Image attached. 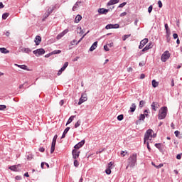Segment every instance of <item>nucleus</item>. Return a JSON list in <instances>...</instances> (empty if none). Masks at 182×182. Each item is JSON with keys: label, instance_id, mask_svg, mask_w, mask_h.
Wrapping results in <instances>:
<instances>
[{"label": "nucleus", "instance_id": "obj_22", "mask_svg": "<svg viewBox=\"0 0 182 182\" xmlns=\"http://www.w3.org/2000/svg\"><path fill=\"white\" fill-rule=\"evenodd\" d=\"M16 66H18V68H20V69H23V70H29L28 69V66H26L25 65H18V64H16Z\"/></svg>", "mask_w": 182, "mask_h": 182}, {"label": "nucleus", "instance_id": "obj_60", "mask_svg": "<svg viewBox=\"0 0 182 182\" xmlns=\"http://www.w3.org/2000/svg\"><path fill=\"white\" fill-rule=\"evenodd\" d=\"M126 15H127V12H123L120 14V16H126Z\"/></svg>", "mask_w": 182, "mask_h": 182}, {"label": "nucleus", "instance_id": "obj_27", "mask_svg": "<svg viewBox=\"0 0 182 182\" xmlns=\"http://www.w3.org/2000/svg\"><path fill=\"white\" fill-rule=\"evenodd\" d=\"M152 86L153 87H157L159 86V82L156 81V80H152Z\"/></svg>", "mask_w": 182, "mask_h": 182}, {"label": "nucleus", "instance_id": "obj_33", "mask_svg": "<svg viewBox=\"0 0 182 182\" xmlns=\"http://www.w3.org/2000/svg\"><path fill=\"white\" fill-rule=\"evenodd\" d=\"M9 16V13H4L2 15V19H6V18H8Z\"/></svg>", "mask_w": 182, "mask_h": 182}, {"label": "nucleus", "instance_id": "obj_10", "mask_svg": "<svg viewBox=\"0 0 182 182\" xmlns=\"http://www.w3.org/2000/svg\"><path fill=\"white\" fill-rule=\"evenodd\" d=\"M152 110H154V112H157V109L160 107V105H159V102H154L151 105Z\"/></svg>", "mask_w": 182, "mask_h": 182}, {"label": "nucleus", "instance_id": "obj_48", "mask_svg": "<svg viewBox=\"0 0 182 182\" xmlns=\"http://www.w3.org/2000/svg\"><path fill=\"white\" fill-rule=\"evenodd\" d=\"M64 70H62V68L58 72V76H60V75H62V72H64Z\"/></svg>", "mask_w": 182, "mask_h": 182}, {"label": "nucleus", "instance_id": "obj_9", "mask_svg": "<svg viewBox=\"0 0 182 182\" xmlns=\"http://www.w3.org/2000/svg\"><path fill=\"white\" fill-rule=\"evenodd\" d=\"M72 153L73 159H79V156L80 154V151H79V149H74Z\"/></svg>", "mask_w": 182, "mask_h": 182}, {"label": "nucleus", "instance_id": "obj_55", "mask_svg": "<svg viewBox=\"0 0 182 182\" xmlns=\"http://www.w3.org/2000/svg\"><path fill=\"white\" fill-rule=\"evenodd\" d=\"M39 151H41V153H43V151H45V148L41 147V148L39 149Z\"/></svg>", "mask_w": 182, "mask_h": 182}, {"label": "nucleus", "instance_id": "obj_59", "mask_svg": "<svg viewBox=\"0 0 182 182\" xmlns=\"http://www.w3.org/2000/svg\"><path fill=\"white\" fill-rule=\"evenodd\" d=\"M127 72H133V68L132 67L128 68Z\"/></svg>", "mask_w": 182, "mask_h": 182}, {"label": "nucleus", "instance_id": "obj_45", "mask_svg": "<svg viewBox=\"0 0 182 182\" xmlns=\"http://www.w3.org/2000/svg\"><path fill=\"white\" fill-rule=\"evenodd\" d=\"M159 8H163V3L159 0L158 1Z\"/></svg>", "mask_w": 182, "mask_h": 182}, {"label": "nucleus", "instance_id": "obj_6", "mask_svg": "<svg viewBox=\"0 0 182 182\" xmlns=\"http://www.w3.org/2000/svg\"><path fill=\"white\" fill-rule=\"evenodd\" d=\"M33 53L36 56H41L42 55H45V50L43 48H39L34 50Z\"/></svg>", "mask_w": 182, "mask_h": 182}, {"label": "nucleus", "instance_id": "obj_57", "mask_svg": "<svg viewBox=\"0 0 182 182\" xmlns=\"http://www.w3.org/2000/svg\"><path fill=\"white\" fill-rule=\"evenodd\" d=\"M178 134H180V132H178V131H175V136H176V137H178Z\"/></svg>", "mask_w": 182, "mask_h": 182}, {"label": "nucleus", "instance_id": "obj_61", "mask_svg": "<svg viewBox=\"0 0 182 182\" xmlns=\"http://www.w3.org/2000/svg\"><path fill=\"white\" fill-rule=\"evenodd\" d=\"M144 116H146V117H147V116H149V114H147V113H149V112L147 111V109H145L144 110Z\"/></svg>", "mask_w": 182, "mask_h": 182}, {"label": "nucleus", "instance_id": "obj_44", "mask_svg": "<svg viewBox=\"0 0 182 182\" xmlns=\"http://www.w3.org/2000/svg\"><path fill=\"white\" fill-rule=\"evenodd\" d=\"M146 146L149 151H151V148L150 147L149 141L146 142Z\"/></svg>", "mask_w": 182, "mask_h": 182}, {"label": "nucleus", "instance_id": "obj_56", "mask_svg": "<svg viewBox=\"0 0 182 182\" xmlns=\"http://www.w3.org/2000/svg\"><path fill=\"white\" fill-rule=\"evenodd\" d=\"M75 43H76V40H73V41H72L70 42V45H71L72 46H73V45H75Z\"/></svg>", "mask_w": 182, "mask_h": 182}, {"label": "nucleus", "instance_id": "obj_4", "mask_svg": "<svg viewBox=\"0 0 182 182\" xmlns=\"http://www.w3.org/2000/svg\"><path fill=\"white\" fill-rule=\"evenodd\" d=\"M170 52H168V50L165 51L161 56V60L162 62H166L167 60H168V59H170Z\"/></svg>", "mask_w": 182, "mask_h": 182}, {"label": "nucleus", "instance_id": "obj_37", "mask_svg": "<svg viewBox=\"0 0 182 182\" xmlns=\"http://www.w3.org/2000/svg\"><path fill=\"white\" fill-rule=\"evenodd\" d=\"M79 126H80V120H78L75 124V128L77 129V127H79Z\"/></svg>", "mask_w": 182, "mask_h": 182}, {"label": "nucleus", "instance_id": "obj_13", "mask_svg": "<svg viewBox=\"0 0 182 182\" xmlns=\"http://www.w3.org/2000/svg\"><path fill=\"white\" fill-rule=\"evenodd\" d=\"M18 167H21V165H14L10 166L9 168L11 170V171H19Z\"/></svg>", "mask_w": 182, "mask_h": 182}, {"label": "nucleus", "instance_id": "obj_3", "mask_svg": "<svg viewBox=\"0 0 182 182\" xmlns=\"http://www.w3.org/2000/svg\"><path fill=\"white\" fill-rule=\"evenodd\" d=\"M167 107H162L158 114V119L159 120H163V119H166V116H167Z\"/></svg>", "mask_w": 182, "mask_h": 182}, {"label": "nucleus", "instance_id": "obj_11", "mask_svg": "<svg viewBox=\"0 0 182 182\" xmlns=\"http://www.w3.org/2000/svg\"><path fill=\"white\" fill-rule=\"evenodd\" d=\"M149 42V38H144L143 40H141V41L140 42V45L139 46V49H143V48H144V46Z\"/></svg>", "mask_w": 182, "mask_h": 182}, {"label": "nucleus", "instance_id": "obj_36", "mask_svg": "<svg viewBox=\"0 0 182 182\" xmlns=\"http://www.w3.org/2000/svg\"><path fill=\"white\" fill-rule=\"evenodd\" d=\"M112 28H113V29H119V28H120V26L117 23L112 24Z\"/></svg>", "mask_w": 182, "mask_h": 182}, {"label": "nucleus", "instance_id": "obj_39", "mask_svg": "<svg viewBox=\"0 0 182 182\" xmlns=\"http://www.w3.org/2000/svg\"><path fill=\"white\" fill-rule=\"evenodd\" d=\"M77 6H79V3L77 2L73 7V11H76V9H77Z\"/></svg>", "mask_w": 182, "mask_h": 182}, {"label": "nucleus", "instance_id": "obj_19", "mask_svg": "<svg viewBox=\"0 0 182 182\" xmlns=\"http://www.w3.org/2000/svg\"><path fill=\"white\" fill-rule=\"evenodd\" d=\"M97 48V41H95L90 48V52H93Z\"/></svg>", "mask_w": 182, "mask_h": 182}, {"label": "nucleus", "instance_id": "obj_16", "mask_svg": "<svg viewBox=\"0 0 182 182\" xmlns=\"http://www.w3.org/2000/svg\"><path fill=\"white\" fill-rule=\"evenodd\" d=\"M107 12H109V9H98V13L100 14V15H106V14H107Z\"/></svg>", "mask_w": 182, "mask_h": 182}, {"label": "nucleus", "instance_id": "obj_53", "mask_svg": "<svg viewBox=\"0 0 182 182\" xmlns=\"http://www.w3.org/2000/svg\"><path fill=\"white\" fill-rule=\"evenodd\" d=\"M69 130H70V127H68L64 130V133L68 134V132H69Z\"/></svg>", "mask_w": 182, "mask_h": 182}, {"label": "nucleus", "instance_id": "obj_64", "mask_svg": "<svg viewBox=\"0 0 182 182\" xmlns=\"http://www.w3.org/2000/svg\"><path fill=\"white\" fill-rule=\"evenodd\" d=\"M65 103V101L63 100H62L60 102V105L61 106H63V104Z\"/></svg>", "mask_w": 182, "mask_h": 182}, {"label": "nucleus", "instance_id": "obj_1", "mask_svg": "<svg viewBox=\"0 0 182 182\" xmlns=\"http://www.w3.org/2000/svg\"><path fill=\"white\" fill-rule=\"evenodd\" d=\"M157 134L154 133V131L153 129H148L145 134H144V143H147V141H150V143H153L151 140L153 139H156Z\"/></svg>", "mask_w": 182, "mask_h": 182}, {"label": "nucleus", "instance_id": "obj_54", "mask_svg": "<svg viewBox=\"0 0 182 182\" xmlns=\"http://www.w3.org/2000/svg\"><path fill=\"white\" fill-rule=\"evenodd\" d=\"M80 35H83V33H85V31L82 29V28H80Z\"/></svg>", "mask_w": 182, "mask_h": 182}, {"label": "nucleus", "instance_id": "obj_52", "mask_svg": "<svg viewBox=\"0 0 182 182\" xmlns=\"http://www.w3.org/2000/svg\"><path fill=\"white\" fill-rule=\"evenodd\" d=\"M126 154H127V152H125L124 151H121V155L122 156V157H124L126 156Z\"/></svg>", "mask_w": 182, "mask_h": 182}, {"label": "nucleus", "instance_id": "obj_42", "mask_svg": "<svg viewBox=\"0 0 182 182\" xmlns=\"http://www.w3.org/2000/svg\"><path fill=\"white\" fill-rule=\"evenodd\" d=\"M74 166L75 167H79V161L76 159L74 161Z\"/></svg>", "mask_w": 182, "mask_h": 182}, {"label": "nucleus", "instance_id": "obj_50", "mask_svg": "<svg viewBox=\"0 0 182 182\" xmlns=\"http://www.w3.org/2000/svg\"><path fill=\"white\" fill-rule=\"evenodd\" d=\"M104 49L106 52H109V47H107V45L106 46H104Z\"/></svg>", "mask_w": 182, "mask_h": 182}, {"label": "nucleus", "instance_id": "obj_5", "mask_svg": "<svg viewBox=\"0 0 182 182\" xmlns=\"http://www.w3.org/2000/svg\"><path fill=\"white\" fill-rule=\"evenodd\" d=\"M56 140H58V135H55L53 139V141L51 144V148H50V154H53V152L55 151V146H56Z\"/></svg>", "mask_w": 182, "mask_h": 182}, {"label": "nucleus", "instance_id": "obj_51", "mask_svg": "<svg viewBox=\"0 0 182 182\" xmlns=\"http://www.w3.org/2000/svg\"><path fill=\"white\" fill-rule=\"evenodd\" d=\"M173 39H177L178 38V35L177 33H173Z\"/></svg>", "mask_w": 182, "mask_h": 182}, {"label": "nucleus", "instance_id": "obj_21", "mask_svg": "<svg viewBox=\"0 0 182 182\" xmlns=\"http://www.w3.org/2000/svg\"><path fill=\"white\" fill-rule=\"evenodd\" d=\"M21 52H23L24 53H31V52H32V50H31V48H23L21 49Z\"/></svg>", "mask_w": 182, "mask_h": 182}, {"label": "nucleus", "instance_id": "obj_8", "mask_svg": "<svg viewBox=\"0 0 182 182\" xmlns=\"http://www.w3.org/2000/svg\"><path fill=\"white\" fill-rule=\"evenodd\" d=\"M68 32H69V29H65L62 33H59L56 37L57 41L62 39V38H63V36H65Z\"/></svg>", "mask_w": 182, "mask_h": 182}, {"label": "nucleus", "instance_id": "obj_18", "mask_svg": "<svg viewBox=\"0 0 182 182\" xmlns=\"http://www.w3.org/2000/svg\"><path fill=\"white\" fill-rule=\"evenodd\" d=\"M119 2H120V0H110L107 3V6H110L111 5H115V4H119Z\"/></svg>", "mask_w": 182, "mask_h": 182}, {"label": "nucleus", "instance_id": "obj_28", "mask_svg": "<svg viewBox=\"0 0 182 182\" xmlns=\"http://www.w3.org/2000/svg\"><path fill=\"white\" fill-rule=\"evenodd\" d=\"M131 112L133 113L136 110V104H132L130 107Z\"/></svg>", "mask_w": 182, "mask_h": 182}, {"label": "nucleus", "instance_id": "obj_24", "mask_svg": "<svg viewBox=\"0 0 182 182\" xmlns=\"http://www.w3.org/2000/svg\"><path fill=\"white\" fill-rule=\"evenodd\" d=\"M0 52L1 53H9V50H6L5 48H0Z\"/></svg>", "mask_w": 182, "mask_h": 182}, {"label": "nucleus", "instance_id": "obj_62", "mask_svg": "<svg viewBox=\"0 0 182 182\" xmlns=\"http://www.w3.org/2000/svg\"><path fill=\"white\" fill-rule=\"evenodd\" d=\"M146 77V75L144 74H141L140 79H144Z\"/></svg>", "mask_w": 182, "mask_h": 182}, {"label": "nucleus", "instance_id": "obj_46", "mask_svg": "<svg viewBox=\"0 0 182 182\" xmlns=\"http://www.w3.org/2000/svg\"><path fill=\"white\" fill-rule=\"evenodd\" d=\"M6 109V105H0V110H5Z\"/></svg>", "mask_w": 182, "mask_h": 182}, {"label": "nucleus", "instance_id": "obj_17", "mask_svg": "<svg viewBox=\"0 0 182 182\" xmlns=\"http://www.w3.org/2000/svg\"><path fill=\"white\" fill-rule=\"evenodd\" d=\"M34 42L36 45H40L41 42H42V38H41L39 36H36Z\"/></svg>", "mask_w": 182, "mask_h": 182}, {"label": "nucleus", "instance_id": "obj_35", "mask_svg": "<svg viewBox=\"0 0 182 182\" xmlns=\"http://www.w3.org/2000/svg\"><path fill=\"white\" fill-rule=\"evenodd\" d=\"M105 29H113V24H107Z\"/></svg>", "mask_w": 182, "mask_h": 182}, {"label": "nucleus", "instance_id": "obj_26", "mask_svg": "<svg viewBox=\"0 0 182 182\" xmlns=\"http://www.w3.org/2000/svg\"><path fill=\"white\" fill-rule=\"evenodd\" d=\"M152 166H154L156 168H161L164 165L163 164H160L159 165H156L154 163H151Z\"/></svg>", "mask_w": 182, "mask_h": 182}, {"label": "nucleus", "instance_id": "obj_49", "mask_svg": "<svg viewBox=\"0 0 182 182\" xmlns=\"http://www.w3.org/2000/svg\"><path fill=\"white\" fill-rule=\"evenodd\" d=\"M127 2H124V3L121 4H119V8H123V6L127 5Z\"/></svg>", "mask_w": 182, "mask_h": 182}, {"label": "nucleus", "instance_id": "obj_29", "mask_svg": "<svg viewBox=\"0 0 182 182\" xmlns=\"http://www.w3.org/2000/svg\"><path fill=\"white\" fill-rule=\"evenodd\" d=\"M68 66H69V63L68 62H65L64 63L63 66L61 68L62 70H65L68 68Z\"/></svg>", "mask_w": 182, "mask_h": 182}, {"label": "nucleus", "instance_id": "obj_43", "mask_svg": "<svg viewBox=\"0 0 182 182\" xmlns=\"http://www.w3.org/2000/svg\"><path fill=\"white\" fill-rule=\"evenodd\" d=\"M151 11H153V6H150L149 8H148V12L149 14H151Z\"/></svg>", "mask_w": 182, "mask_h": 182}, {"label": "nucleus", "instance_id": "obj_41", "mask_svg": "<svg viewBox=\"0 0 182 182\" xmlns=\"http://www.w3.org/2000/svg\"><path fill=\"white\" fill-rule=\"evenodd\" d=\"M112 166H113V163L109 162V163L108 164V165H107V168H109V169L112 170V168H113Z\"/></svg>", "mask_w": 182, "mask_h": 182}, {"label": "nucleus", "instance_id": "obj_12", "mask_svg": "<svg viewBox=\"0 0 182 182\" xmlns=\"http://www.w3.org/2000/svg\"><path fill=\"white\" fill-rule=\"evenodd\" d=\"M85 139L82 140L80 142L75 145L74 149L76 150H79L80 147H83V146L85 145Z\"/></svg>", "mask_w": 182, "mask_h": 182}, {"label": "nucleus", "instance_id": "obj_58", "mask_svg": "<svg viewBox=\"0 0 182 182\" xmlns=\"http://www.w3.org/2000/svg\"><path fill=\"white\" fill-rule=\"evenodd\" d=\"M176 159H177V160H181V154H178L176 156Z\"/></svg>", "mask_w": 182, "mask_h": 182}, {"label": "nucleus", "instance_id": "obj_31", "mask_svg": "<svg viewBox=\"0 0 182 182\" xmlns=\"http://www.w3.org/2000/svg\"><path fill=\"white\" fill-rule=\"evenodd\" d=\"M144 105H146V102L144 100H141L139 102V107L140 109H141L143 107V106H144Z\"/></svg>", "mask_w": 182, "mask_h": 182}, {"label": "nucleus", "instance_id": "obj_32", "mask_svg": "<svg viewBox=\"0 0 182 182\" xmlns=\"http://www.w3.org/2000/svg\"><path fill=\"white\" fill-rule=\"evenodd\" d=\"M61 52H62V50H55L52 52V55H58L59 53H61Z\"/></svg>", "mask_w": 182, "mask_h": 182}, {"label": "nucleus", "instance_id": "obj_34", "mask_svg": "<svg viewBox=\"0 0 182 182\" xmlns=\"http://www.w3.org/2000/svg\"><path fill=\"white\" fill-rule=\"evenodd\" d=\"M131 36H132L131 34L124 35V36H122V40H123V41H126V39L130 38Z\"/></svg>", "mask_w": 182, "mask_h": 182}, {"label": "nucleus", "instance_id": "obj_40", "mask_svg": "<svg viewBox=\"0 0 182 182\" xmlns=\"http://www.w3.org/2000/svg\"><path fill=\"white\" fill-rule=\"evenodd\" d=\"M106 174H111L112 173V169H110L109 168H107L105 171Z\"/></svg>", "mask_w": 182, "mask_h": 182}, {"label": "nucleus", "instance_id": "obj_14", "mask_svg": "<svg viewBox=\"0 0 182 182\" xmlns=\"http://www.w3.org/2000/svg\"><path fill=\"white\" fill-rule=\"evenodd\" d=\"M152 48H153V45L151 44V43H149L145 46V48L142 49V52H147L149 49H151Z\"/></svg>", "mask_w": 182, "mask_h": 182}, {"label": "nucleus", "instance_id": "obj_20", "mask_svg": "<svg viewBox=\"0 0 182 182\" xmlns=\"http://www.w3.org/2000/svg\"><path fill=\"white\" fill-rule=\"evenodd\" d=\"M53 11V9H48V11L47 12H46L44 14V18L46 19V18H48L49 16V15H50V14H52Z\"/></svg>", "mask_w": 182, "mask_h": 182}, {"label": "nucleus", "instance_id": "obj_2", "mask_svg": "<svg viewBox=\"0 0 182 182\" xmlns=\"http://www.w3.org/2000/svg\"><path fill=\"white\" fill-rule=\"evenodd\" d=\"M136 163H137V154H133L128 159V165L126 167V170H128L129 167H131L133 168V167L136 166Z\"/></svg>", "mask_w": 182, "mask_h": 182}, {"label": "nucleus", "instance_id": "obj_38", "mask_svg": "<svg viewBox=\"0 0 182 182\" xmlns=\"http://www.w3.org/2000/svg\"><path fill=\"white\" fill-rule=\"evenodd\" d=\"M123 119H124L123 114H120L117 117V120H119V122H122Z\"/></svg>", "mask_w": 182, "mask_h": 182}, {"label": "nucleus", "instance_id": "obj_7", "mask_svg": "<svg viewBox=\"0 0 182 182\" xmlns=\"http://www.w3.org/2000/svg\"><path fill=\"white\" fill-rule=\"evenodd\" d=\"M86 100H87V95L82 94L81 95V97L80 98V101L78 102V105H82V103H85V102H86Z\"/></svg>", "mask_w": 182, "mask_h": 182}, {"label": "nucleus", "instance_id": "obj_15", "mask_svg": "<svg viewBox=\"0 0 182 182\" xmlns=\"http://www.w3.org/2000/svg\"><path fill=\"white\" fill-rule=\"evenodd\" d=\"M144 119H146V115H144V114H141L139 115V120H137V121L136 122V124H140V122H141V120H142V121H144Z\"/></svg>", "mask_w": 182, "mask_h": 182}, {"label": "nucleus", "instance_id": "obj_25", "mask_svg": "<svg viewBox=\"0 0 182 182\" xmlns=\"http://www.w3.org/2000/svg\"><path fill=\"white\" fill-rule=\"evenodd\" d=\"M73 119H75V116L73 115L68 120L66 126H68V124H70V123H72V122H73Z\"/></svg>", "mask_w": 182, "mask_h": 182}, {"label": "nucleus", "instance_id": "obj_47", "mask_svg": "<svg viewBox=\"0 0 182 182\" xmlns=\"http://www.w3.org/2000/svg\"><path fill=\"white\" fill-rule=\"evenodd\" d=\"M166 36H170V33H171V32H170V28H167L166 30Z\"/></svg>", "mask_w": 182, "mask_h": 182}, {"label": "nucleus", "instance_id": "obj_23", "mask_svg": "<svg viewBox=\"0 0 182 182\" xmlns=\"http://www.w3.org/2000/svg\"><path fill=\"white\" fill-rule=\"evenodd\" d=\"M75 22L77 23L79 22H80V21H82V16L80 15H77V16L75 17Z\"/></svg>", "mask_w": 182, "mask_h": 182}, {"label": "nucleus", "instance_id": "obj_30", "mask_svg": "<svg viewBox=\"0 0 182 182\" xmlns=\"http://www.w3.org/2000/svg\"><path fill=\"white\" fill-rule=\"evenodd\" d=\"M87 33H89V31H87V33L84 34V35L82 36V38H80L75 44H76V45H78L79 43H80V42H82V41H83V38H85V36L86 35H87Z\"/></svg>", "mask_w": 182, "mask_h": 182}, {"label": "nucleus", "instance_id": "obj_63", "mask_svg": "<svg viewBox=\"0 0 182 182\" xmlns=\"http://www.w3.org/2000/svg\"><path fill=\"white\" fill-rule=\"evenodd\" d=\"M144 65H146V63H144V62L139 63V66H141V67L144 66Z\"/></svg>", "mask_w": 182, "mask_h": 182}]
</instances>
